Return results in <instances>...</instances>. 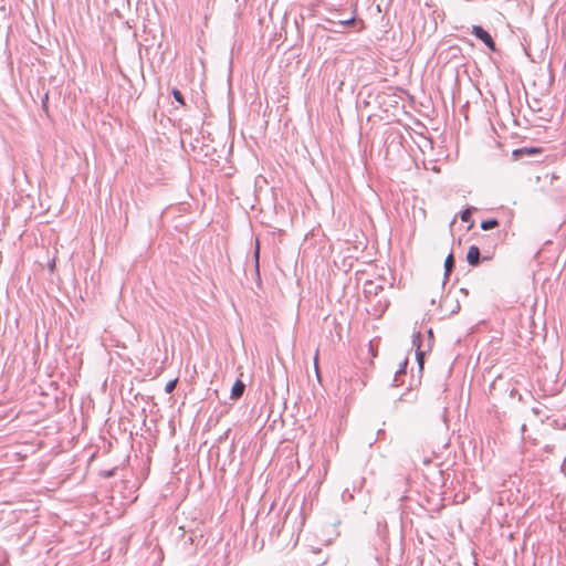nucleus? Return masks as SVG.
I'll return each mask as SVG.
<instances>
[{
	"label": "nucleus",
	"mask_w": 566,
	"mask_h": 566,
	"mask_svg": "<svg viewBox=\"0 0 566 566\" xmlns=\"http://www.w3.org/2000/svg\"><path fill=\"white\" fill-rule=\"evenodd\" d=\"M381 433H384V430L379 429V430H378V432H377V434L379 436V434H381Z\"/></svg>",
	"instance_id": "412c9836"
},
{
	"label": "nucleus",
	"mask_w": 566,
	"mask_h": 566,
	"mask_svg": "<svg viewBox=\"0 0 566 566\" xmlns=\"http://www.w3.org/2000/svg\"><path fill=\"white\" fill-rule=\"evenodd\" d=\"M315 370H316V374L318 375V366H317V355L315 356Z\"/></svg>",
	"instance_id": "f3484780"
},
{
	"label": "nucleus",
	"mask_w": 566,
	"mask_h": 566,
	"mask_svg": "<svg viewBox=\"0 0 566 566\" xmlns=\"http://www.w3.org/2000/svg\"><path fill=\"white\" fill-rule=\"evenodd\" d=\"M171 95L174 96L175 101L177 103H179L180 105L185 106L186 105V101H185V97L182 95V93L178 90V88H172L171 90Z\"/></svg>",
	"instance_id": "6e6552de"
},
{
	"label": "nucleus",
	"mask_w": 566,
	"mask_h": 566,
	"mask_svg": "<svg viewBox=\"0 0 566 566\" xmlns=\"http://www.w3.org/2000/svg\"><path fill=\"white\" fill-rule=\"evenodd\" d=\"M384 291V285L375 281H367L364 285V293L367 297L378 296Z\"/></svg>",
	"instance_id": "f03ea898"
},
{
	"label": "nucleus",
	"mask_w": 566,
	"mask_h": 566,
	"mask_svg": "<svg viewBox=\"0 0 566 566\" xmlns=\"http://www.w3.org/2000/svg\"><path fill=\"white\" fill-rule=\"evenodd\" d=\"M481 252L476 245H471L467 253V261L471 266L480 264Z\"/></svg>",
	"instance_id": "7ed1b4c3"
},
{
	"label": "nucleus",
	"mask_w": 566,
	"mask_h": 566,
	"mask_svg": "<svg viewBox=\"0 0 566 566\" xmlns=\"http://www.w3.org/2000/svg\"><path fill=\"white\" fill-rule=\"evenodd\" d=\"M244 390L245 384L242 380L237 379L231 389V399L238 400L242 397Z\"/></svg>",
	"instance_id": "20e7f679"
},
{
	"label": "nucleus",
	"mask_w": 566,
	"mask_h": 566,
	"mask_svg": "<svg viewBox=\"0 0 566 566\" xmlns=\"http://www.w3.org/2000/svg\"><path fill=\"white\" fill-rule=\"evenodd\" d=\"M355 21H356V19H355V17L353 15V17H350V18H348V19H346V20H340V21H338V24H339V25H342V27H348V25L354 24V23H355Z\"/></svg>",
	"instance_id": "f8f14e48"
},
{
	"label": "nucleus",
	"mask_w": 566,
	"mask_h": 566,
	"mask_svg": "<svg viewBox=\"0 0 566 566\" xmlns=\"http://www.w3.org/2000/svg\"><path fill=\"white\" fill-rule=\"evenodd\" d=\"M176 386H177V379L169 380L165 386V391L167 394H171L176 389Z\"/></svg>",
	"instance_id": "9b49d317"
},
{
	"label": "nucleus",
	"mask_w": 566,
	"mask_h": 566,
	"mask_svg": "<svg viewBox=\"0 0 566 566\" xmlns=\"http://www.w3.org/2000/svg\"><path fill=\"white\" fill-rule=\"evenodd\" d=\"M379 304L382 305L385 308L389 305V301L388 300H379Z\"/></svg>",
	"instance_id": "dca6fc26"
},
{
	"label": "nucleus",
	"mask_w": 566,
	"mask_h": 566,
	"mask_svg": "<svg viewBox=\"0 0 566 566\" xmlns=\"http://www.w3.org/2000/svg\"><path fill=\"white\" fill-rule=\"evenodd\" d=\"M406 366H407V361H405L400 368L395 373V377H394V386H398V380H399V377L401 375H406Z\"/></svg>",
	"instance_id": "1a4fd4ad"
},
{
	"label": "nucleus",
	"mask_w": 566,
	"mask_h": 566,
	"mask_svg": "<svg viewBox=\"0 0 566 566\" xmlns=\"http://www.w3.org/2000/svg\"><path fill=\"white\" fill-rule=\"evenodd\" d=\"M369 349H370V352L373 353V356L375 357V356H376V353H375V352H374V349H373L371 342L369 343Z\"/></svg>",
	"instance_id": "a211bd4d"
},
{
	"label": "nucleus",
	"mask_w": 566,
	"mask_h": 566,
	"mask_svg": "<svg viewBox=\"0 0 566 566\" xmlns=\"http://www.w3.org/2000/svg\"><path fill=\"white\" fill-rule=\"evenodd\" d=\"M533 412H534L535 415H537V413H538V410H537L536 408H534V409H533Z\"/></svg>",
	"instance_id": "4be33fe9"
},
{
	"label": "nucleus",
	"mask_w": 566,
	"mask_h": 566,
	"mask_svg": "<svg viewBox=\"0 0 566 566\" xmlns=\"http://www.w3.org/2000/svg\"><path fill=\"white\" fill-rule=\"evenodd\" d=\"M48 99H49V96H48V94H45L44 97H43V101H42L43 108H46Z\"/></svg>",
	"instance_id": "2eb2a0df"
},
{
	"label": "nucleus",
	"mask_w": 566,
	"mask_h": 566,
	"mask_svg": "<svg viewBox=\"0 0 566 566\" xmlns=\"http://www.w3.org/2000/svg\"><path fill=\"white\" fill-rule=\"evenodd\" d=\"M499 226V220L497 219H486V220H483L481 222V229L482 230H491V229H494Z\"/></svg>",
	"instance_id": "0eeeda50"
},
{
	"label": "nucleus",
	"mask_w": 566,
	"mask_h": 566,
	"mask_svg": "<svg viewBox=\"0 0 566 566\" xmlns=\"http://www.w3.org/2000/svg\"><path fill=\"white\" fill-rule=\"evenodd\" d=\"M259 253H260V248H259V241L256 242V248H255V251H254V259H255V266L256 269H259Z\"/></svg>",
	"instance_id": "4468645a"
},
{
	"label": "nucleus",
	"mask_w": 566,
	"mask_h": 566,
	"mask_svg": "<svg viewBox=\"0 0 566 566\" xmlns=\"http://www.w3.org/2000/svg\"><path fill=\"white\" fill-rule=\"evenodd\" d=\"M421 333L417 332L412 335V345L417 347V349H420L421 345Z\"/></svg>",
	"instance_id": "9d476101"
},
{
	"label": "nucleus",
	"mask_w": 566,
	"mask_h": 566,
	"mask_svg": "<svg viewBox=\"0 0 566 566\" xmlns=\"http://www.w3.org/2000/svg\"><path fill=\"white\" fill-rule=\"evenodd\" d=\"M471 33L482 41L492 52L496 51V44L491 34L481 25H473Z\"/></svg>",
	"instance_id": "f257e3e1"
},
{
	"label": "nucleus",
	"mask_w": 566,
	"mask_h": 566,
	"mask_svg": "<svg viewBox=\"0 0 566 566\" xmlns=\"http://www.w3.org/2000/svg\"><path fill=\"white\" fill-rule=\"evenodd\" d=\"M113 473H114V471H113V470H112V471H107L105 475H106V476H112V475H113Z\"/></svg>",
	"instance_id": "6ab92c4d"
},
{
	"label": "nucleus",
	"mask_w": 566,
	"mask_h": 566,
	"mask_svg": "<svg viewBox=\"0 0 566 566\" xmlns=\"http://www.w3.org/2000/svg\"><path fill=\"white\" fill-rule=\"evenodd\" d=\"M474 210H475V208L470 207V208H467V209H464L463 211H461V214H460L461 220H462L463 222H468V223H470L469 228H471V227H472V223H473V221H472V212H473Z\"/></svg>",
	"instance_id": "423d86ee"
},
{
	"label": "nucleus",
	"mask_w": 566,
	"mask_h": 566,
	"mask_svg": "<svg viewBox=\"0 0 566 566\" xmlns=\"http://www.w3.org/2000/svg\"><path fill=\"white\" fill-rule=\"evenodd\" d=\"M455 268V259L452 253H449L444 261V275L448 277Z\"/></svg>",
	"instance_id": "39448f33"
},
{
	"label": "nucleus",
	"mask_w": 566,
	"mask_h": 566,
	"mask_svg": "<svg viewBox=\"0 0 566 566\" xmlns=\"http://www.w3.org/2000/svg\"><path fill=\"white\" fill-rule=\"evenodd\" d=\"M521 430L524 432L526 430V424H522Z\"/></svg>",
	"instance_id": "aec40b11"
},
{
	"label": "nucleus",
	"mask_w": 566,
	"mask_h": 566,
	"mask_svg": "<svg viewBox=\"0 0 566 566\" xmlns=\"http://www.w3.org/2000/svg\"><path fill=\"white\" fill-rule=\"evenodd\" d=\"M423 356H424V353L421 352L420 349H417L416 357H417L420 368H422V365H423Z\"/></svg>",
	"instance_id": "ddd939ff"
}]
</instances>
